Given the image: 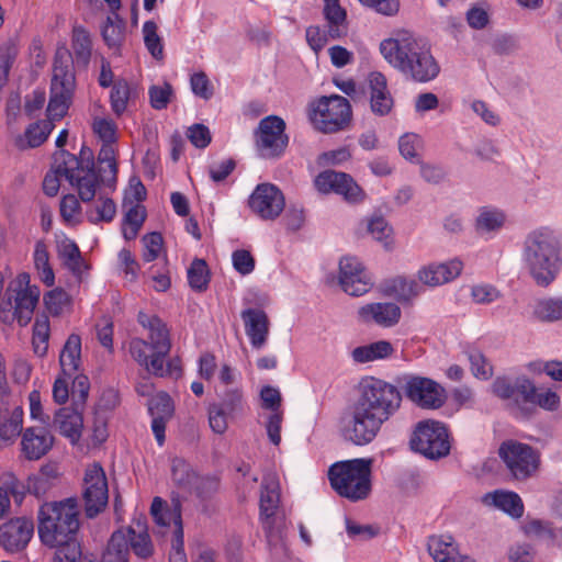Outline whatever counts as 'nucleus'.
<instances>
[{
	"label": "nucleus",
	"instance_id": "obj_1",
	"mask_svg": "<svg viewBox=\"0 0 562 562\" xmlns=\"http://www.w3.org/2000/svg\"><path fill=\"white\" fill-rule=\"evenodd\" d=\"M78 530L76 499L45 503L40 507L38 536L45 546L56 549L54 562H79L82 552Z\"/></svg>",
	"mask_w": 562,
	"mask_h": 562
},
{
	"label": "nucleus",
	"instance_id": "obj_2",
	"mask_svg": "<svg viewBox=\"0 0 562 562\" xmlns=\"http://www.w3.org/2000/svg\"><path fill=\"white\" fill-rule=\"evenodd\" d=\"M72 60L66 48H59L55 53L53 64V77L50 85V98L47 105V120H42L29 125L24 132L26 147L35 148L42 145L54 130V121L60 120L70 105L76 87ZM21 148L25 146L20 143Z\"/></svg>",
	"mask_w": 562,
	"mask_h": 562
},
{
	"label": "nucleus",
	"instance_id": "obj_3",
	"mask_svg": "<svg viewBox=\"0 0 562 562\" xmlns=\"http://www.w3.org/2000/svg\"><path fill=\"white\" fill-rule=\"evenodd\" d=\"M380 52L392 67L415 82H429L440 72V66L427 44L408 32L383 40Z\"/></svg>",
	"mask_w": 562,
	"mask_h": 562
},
{
	"label": "nucleus",
	"instance_id": "obj_4",
	"mask_svg": "<svg viewBox=\"0 0 562 562\" xmlns=\"http://www.w3.org/2000/svg\"><path fill=\"white\" fill-rule=\"evenodd\" d=\"M520 256L538 286H549L562 269V243L549 227L530 231L522 240Z\"/></svg>",
	"mask_w": 562,
	"mask_h": 562
},
{
	"label": "nucleus",
	"instance_id": "obj_5",
	"mask_svg": "<svg viewBox=\"0 0 562 562\" xmlns=\"http://www.w3.org/2000/svg\"><path fill=\"white\" fill-rule=\"evenodd\" d=\"M53 158H55V171L65 175V179L77 189L82 202H91L97 196L95 162L92 150L83 145L77 157L60 149L54 154Z\"/></svg>",
	"mask_w": 562,
	"mask_h": 562
},
{
	"label": "nucleus",
	"instance_id": "obj_6",
	"mask_svg": "<svg viewBox=\"0 0 562 562\" xmlns=\"http://www.w3.org/2000/svg\"><path fill=\"white\" fill-rule=\"evenodd\" d=\"M371 458H359L334 463L328 470L333 490L351 502L367 498L371 492Z\"/></svg>",
	"mask_w": 562,
	"mask_h": 562
},
{
	"label": "nucleus",
	"instance_id": "obj_7",
	"mask_svg": "<svg viewBox=\"0 0 562 562\" xmlns=\"http://www.w3.org/2000/svg\"><path fill=\"white\" fill-rule=\"evenodd\" d=\"M113 143H103L98 154L95 164L97 194L99 193L97 204L93 210L88 211V218L91 223L111 222L116 214L114 201L103 193V190L115 189L117 180V165L115 161V150Z\"/></svg>",
	"mask_w": 562,
	"mask_h": 562
},
{
	"label": "nucleus",
	"instance_id": "obj_8",
	"mask_svg": "<svg viewBox=\"0 0 562 562\" xmlns=\"http://www.w3.org/2000/svg\"><path fill=\"white\" fill-rule=\"evenodd\" d=\"M40 294L37 286L30 285L29 273L18 274L7 288L5 299L0 305V321L8 325L16 321L20 326H26L32 319Z\"/></svg>",
	"mask_w": 562,
	"mask_h": 562
},
{
	"label": "nucleus",
	"instance_id": "obj_9",
	"mask_svg": "<svg viewBox=\"0 0 562 562\" xmlns=\"http://www.w3.org/2000/svg\"><path fill=\"white\" fill-rule=\"evenodd\" d=\"M402 395L397 387L381 379L364 381L357 404L386 422L400 408Z\"/></svg>",
	"mask_w": 562,
	"mask_h": 562
},
{
	"label": "nucleus",
	"instance_id": "obj_10",
	"mask_svg": "<svg viewBox=\"0 0 562 562\" xmlns=\"http://www.w3.org/2000/svg\"><path fill=\"white\" fill-rule=\"evenodd\" d=\"M411 448L429 460H439L450 453L451 443L445 424L437 420L419 422L411 438Z\"/></svg>",
	"mask_w": 562,
	"mask_h": 562
},
{
	"label": "nucleus",
	"instance_id": "obj_11",
	"mask_svg": "<svg viewBox=\"0 0 562 562\" xmlns=\"http://www.w3.org/2000/svg\"><path fill=\"white\" fill-rule=\"evenodd\" d=\"M311 120L315 127L326 134L344 130L351 120L349 101L341 95L322 97L314 106Z\"/></svg>",
	"mask_w": 562,
	"mask_h": 562
},
{
	"label": "nucleus",
	"instance_id": "obj_12",
	"mask_svg": "<svg viewBox=\"0 0 562 562\" xmlns=\"http://www.w3.org/2000/svg\"><path fill=\"white\" fill-rule=\"evenodd\" d=\"M255 143L261 158H280L289 144L284 120L277 115H268L260 120L255 131Z\"/></svg>",
	"mask_w": 562,
	"mask_h": 562
},
{
	"label": "nucleus",
	"instance_id": "obj_13",
	"mask_svg": "<svg viewBox=\"0 0 562 562\" xmlns=\"http://www.w3.org/2000/svg\"><path fill=\"white\" fill-rule=\"evenodd\" d=\"M498 454L516 480L530 477L540 463V457L536 449L515 440L504 441L499 446Z\"/></svg>",
	"mask_w": 562,
	"mask_h": 562
},
{
	"label": "nucleus",
	"instance_id": "obj_14",
	"mask_svg": "<svg viewBox=\"0 0 562 562\" xmlns=\"http://www.w3.org/2000/svg\"><path fill=\"white\" fill-rule=\"evenodd\" d=\"M406 397L418 407L435 409L445 402L443 389L434 380L406 374L398 380Z\"/></svg>",
	"mask_w": 562,
	"mask_h": 562
},
{
	"label": "nucleus",
	"instance_id": "obj_15",
	"mask_svg": "<svg viewBox=\"0 0 562 562\" xmlns=\"http://www.w3.org/2000/svg\"><path fill=\"white\" fill-rule=\"evenodd\" d=\"M82 497L88 518H94L104 510L109 502V488L105 473L98 463L86 470Z\"/></svg>",
	"mask_w": 562,
	"mask_h": 562
},
{
	"label": "nucleus",
	"instance_id": "obj_16",
	"mask_svg": "<svg viewBox=\"0 0 562 562\" xmlns=\"http://www.w3.org/2000/svg\"><path fill=\"white\" fill-rule=\"evenodd\" d=\"M383 423L374 413L356 403L350 416L345 420L344 436L352 443L363 446L376 437Z\"/></svg>",
	"mask_w": 562,
	"mask_h": 562
},
{
	"label": "nucleus",
	"instance_id": "obj_17",
	"mask_svg": "<svg viewBox=\"0 0 562 562\" xmlns=\"http://www.w3.org/2000/svg\"><path fill=\"white\" fill-rule=\"evenodd\" d=\"M250 210L263 221H274L285 207L282 191L272 183H260L250 194Z\"/></svg>",
	"mask_w": 562,
	"mask_h": 562
},
{
	"label": "nucleus",
	"instance_id": "obj_18",
	"mask_svg": "<svg viewBox=\"0 0 562 562\" xmlns=\"http://www.w3.org/2000/svg\"><path fill=\"white\" fill-rule=\"evenodd\" d=\"M315 187L319 192H335L344 196L349 203H360L366 193L353 178L345 172L325 170L315 178Z\"/></svg>",
	"mask_w": 562,
	"mask_h": 562
},
{
	"label": "nucleus",
	"instance_id": "obj_19",
	"mask_svg": "<svg viewBox=\"0 0 562 562\" xmlns=\"http://www.w3.org/2000/svg\"><path fill=\"white\" fill-rule=\"evenodd\" d=\"M339 284L347 294L360 296L369 292L373 283L361 261L346 256L339 261Z\"/></svg>",
	"mask_w": 562,
	"mask_h": 562
},
{
	"label": "nucleus",
	"instance_id": "obj_20",
	"mask_svg": "<svg viewBox=\"0 0 562 562\" xmlns=\"http://www.w3.org/2000/svg\"><path fill=\"white\" fill-rule=\"evenodd\" d=\"M280 493L279 483L273 476H266L261 483L260 492V518L267 533L268 542L277 544L281 540L278 531H274L271 526V518L274 516L279 506Z\"/></svg>",
	"mask_w": 562,
	"mask_h": 562
},
{
	"label": "nucleus",
	"instance_id": "obj_21",
	"mask_svg": "<svg viewBox=\"0 0 562 562\" xmlns=\"http://www.w3.org/2000/svg\"><path fill=\"white\" fill-rule=\"evenodd\" d=\"M33 532L34 524L31 519H11L0 527V546L10 552L20 551L27 546Z\"/></svg>",
	"mask_w": 562,
	"mask_h": 562
},
{
	"label": "nucleus",
	"instance_id": "obj_22",
	"mask_svg": "<svg viewBox=\"0 0 562 562\" xmlns=\"http://www.w3.org/2000/svg\"><path fill=\"white\" fill-rule=\"evenodd\" d=\"M23 411L16 403H11V396L5 391H0V438L12 440L22 430Z\"/></svg>",
	"mask_w": 562,
	"mask_h": 562
},
{
	"label": "nucleus",
	"instance_id": "obj_23",
	"mask_svg": "<svg viewBox=\"0 0 562 562\" xmlns=\"http://www.w3.org/2000/svg\"><path fill=\"white\" fill-rule=\"evenodd\" d=\"M401 308L392 302H376L361 306L358 310L362 323H374L382 327H392L401 318Z\"/></svg>",
	"mask_w": 562,
	"mask_h": 562
},
{
	"label": "nucleus",
	"instance_id": "obj_24",
	"mask_svg": "<svg viewBox=\"0 0 562 562\" xmlns=\"http://www.w3.org/2000/svg\"><path fill=\"white\" fill-rule=\"evenodd\" d=\"M463 263L459 259H452L443 263H430L423 267L417 276L418 280L427 286H439L456 279L462 271Z\"/></svg>",
	"mask_w": 562,
	"mask_h": 562
},
{
	"label": "nucleus",
	"instance_id": "obj_25",
	"mask_svg": "<svg viewBox=\"0 0 562 562\" xmlns=\"http://www.w3.org/2000/svg\"><path fill=\"white\" fill-rule=\"evenodd\" d=\"M130 352L133 359L140 366L145 367L146 370L156 375L161 376L164 374V359L168 355L159 356L157 349L150 346V339L147 340L142 338H134L130 342Z\"/></svg>",
	"mask_w": 562,
	"mask_h": 562
},
{
	"label": "nucleus",
	"instance_id": "obj_26",
	"mask_svg": "<svg viewBox=\"0 0 562 562\" xmlns=\"http://www.w3.org/2000/svg\"><path fill=\"white\" fill-rule=\"evenodd\" d=\"M370 90V109L374 115L385 116L393 108V98L387 89L386 78L379 71H373L368 77Z\"/></svg>",
	"mask_w": 562,
	"mask_h": 562
},
{
	"label": "nucleus",
	"instance_id": "obj_27",
	"mask_svg": "<svg viewBox=\"0 0 562 562\" xmlns=\"http://www.w3.org/2000/svg\"><path fill=\"white\" fill-rule=\"evenodd\" d=\"M245 331L254 348H262L269 335V319L260 308H247L241 312Z\"/></svg>",
	"mask_w": 562,
	"mask_h": 562
},
{
	"label": "nucleus",
	"instance_id": "obj_28",
	"mask_svg": "<svg viewBox=\"0 0 562 562\" xmlns=\"http://www.w3.org/2000/svg\"><path fill=\"white\" fill-rule=\"evenodd\" d=\"M427 549L435 562H475L472 558L459 552L457 542L451 536H431Z\"/></svg>",
	"mask_w": 562,
	"mask_h": 562
},
{
	"label": "nucleus",
	"instance_id": "obj_29",
	"mask_svg": "<svg viewBox=\"0 0 562 562\" xmlns=\"http://www.w3.org/2000/svg\"><path fill=\"white\" fill-rule=\"evenodd\" d=\"M150 515L158 527H169L172 522L175 526L173 539L177 538V542L182 544L183 528L181 512L178 506L170 508L166 501L160 497H155L150 505Z\"/></svg>",
	"mask_w": 562,
	"mask_h": 562
},
{
	"label": "nucleus",
	"instance_id": "obj_30",
	"mask_svg": "<svg viewBox=\"0 0 562 562\" xmlns=\"http://www.w3.org/2000/svg\"><path fill=\"white\" fill-rule=\"evenodd\" d=\"M137 321L149 330L150 346L157 349V353L159 356L169 355L171 341L166 324L158 316L147 315L144 312L138 313Z\"/></svg>",
	"mask_w": 562,
	"mask_h": 562
},
{
	"label": "nucleus",
	"instance_id": "obj_31",
	"mask_svg": "<svg viewBox=\"0 0 562 562\" xmlns=\"http://www.w3.org/2000/svg\"><path fill=\"white\" fill-rule=\"evenodd\" d=\"M506 213L495 206H482L474 221L476 234L486 239L494 237L504 227Z\"/></svg>",
	"mask_w": 562,
	"mask_h": 562
},
{
	"label": "nucleus",
	"instance_id": "obj_32",
	"mask_svg": "<svg viewBox=\"0 0 562 562\" xmlns=\"http://www.w3.org/2000/svg\"><path fill=\"white\" fill-rule=\"evenodd\" d=\"M127 537L128 550L142 560L149 559L154 553V544L147 530L145 520L135 519L133 525L124 531Z\"/></svg>",
	"mask_w": 562,
	"mask_h": 562
},
{
	"label": "nucleus",
	"instance_id": "obj_33",
	"mask_svg": "<svg viewBox=\"0 0 562 562\" xmlns=\"http://www.w3.org/2000/svg\"><path fill=\"white\" fill-rule=\"evenodd\" d=\"M60 48H66L71 57L72 64L76 63L78 67L87 68L92 54V38L89 31L82 25H75L71 34V48L74 52V57L71 52L66 46H60ZM59 47L56 49V52ZM72 74L74 66L71 67Z\"/></svg>",
	"mask_w": 562,
	"mask_h": 562
},
{
	"label": "nucleus",
	"instance_id": "obj_34",
	"mask_svg": "<svg viewBox=\"0 0 562 562\" xmlns=\"http://www.w3.org/2000/svg\"><path fill=\"white\" fill-rule=\"evenodd\" d=\"M81 408L76 406L61 407L56 412L54 426L59 432L69 438L72 442L77 441L81 436L82 415Z\"/></svg>",
	"mask_w": 562,
	"mask_h": 562
},
{
	"label": "nucleus",
	"instance_id": "obj_35",
	"mask_svg": "<svg viewBox=\"0 0 562 562\" xmlns=\"http://www.w3.org/2000/svg\"><path fill=\"white\" fill-rule=\"evenodd\" d=\"M52 445L53 437L45 428H27L23 435L22 449L30 460L42 458Z\"/></svg>",
	"mask_w": 562,
	"mask_h": 562
},
{
	"label": "nucleus",
	"instance_id": "obj_36",
	"mask_svg": "<svg viewBox=\"0 0 562 562\" xmlns=\"http://www.w3.org/2000/svg\"><path fill=\"white\" fill-rule=\"evenodd\" d=\"M423 291L424 288L417 280L404 276H397L383 283V292L402 303L411 302Z\"/></svg>",
	"mask_w": 562,
	"mask_h": 562
},
{
	"label": "nucleus",
	"instance_id": "obj_37",
	"mask_svg": "<svg viewBox=\"0 0 562 562\" xmlns=\"http://www.w3.org/2000/svg\"><path fill=\"white\" fill-rule=\"evenodd\" d=\"M126 23L119 13L110 14L101 27V35L105 45L111 49H119L125 40Z\"/></svg>",
	"mask_w": 562,
	"mask_h": 562
},
{
	"label": "nucleus",
	"instance_id": "obj_38",
	"mask_svg": "<svg viewBox=\"0 0 562 562\" xmlns=\"http://www.w3.org/2000/svg\"><path fill=\"white\" fill-rule=\"evenodd\" d=\"M394 351L391 342L379 340L369 345L359 346L351 351V358L357 363H367L390 357Z\"/></svg>",
	"mask_w": 562,
	"mask_h": 562
},
{
	"label": "nucleus",
	"instance_id": "obj_39",
	"mask_svg": "<svg viewBox=\"0 0 562 562\" xmlns=\"http://www.w3.org/2000/svg\"><path fill=\"white\" fill-rule=\"evenodd\" d=\"M484 499L514 518H519L524 514L521 498L514 492L495 491L486 494Z\"/></svg>",
	"mask_w": 562,
	"mask_h": 562
},
{
	"label": "nucleus",
	"instance_id": "obj_40",
	"mask_svg": "<svg viewBox=\"0 0 562 562\" xmlns=\"http://www.w3.org/2000/svg\"><path fill=\"white\" fill-rule=\"evenodd\" d=\"M81 353V338L71 334L65 342L59 356V362L65 374L71 375L79 368Z\"/></svg>",
	"mask_w": 562,
	"mask_h": 562
},
{
	"label": "nucleus",
	"instance_id": "obj_41",
	"mask_svg": "<svg viewBox=\"0 0 562 562\" xmlns=\"http://www.w3.org/2000/svg\"><path fill=\"white\" fill-rule=\"evenodd\" d=\"M128 557L127 537L124 530L114 531L102 555V562H128Z\"/></svg>",
	"mask_w": 562,
	"mask_h": 562
},
{
	"label": "nucleus",
	"instance_id": "obj_42",
	"mask_svg": "<svg viewBox=\"0 0 562 562\" xmlns=\"http://www.w3.org/2000/svg\"><path fill=\"white\" fill-rule=\"evenodd\" d=\"M535 318L543 323L562 321V297H544L533 305Z\"/></svg>",
	"mask_w": 562,
	"mask_h": 562
},
{
	"label": "nucleus",
	"instance_id": "obj_43",
	"mask_svg": "<svg viewBox=\"0 0 562 562\" xmlns=\"http://www.w3.org/2000/svg\"><path fill=\"white\" fill-rule=\"evenodd\" d=\"M196 476L184 459L176 457L171 460V479L178 487L191 492Z\"/></svg>",
	"mask_w": 562,
	"mask_h": 562
},
{
	"label": "nucleus",
	"instance_id": "obj_44",
	"mask_svg": "<svg viewBox=\"0 0 562 562\" xmlns=\"http://www.w3.org/2000/svg\"><path fill=\"white\" fill-rule=\"evenodd\" d=\"M34 266L38 272L41 280L50 286L54 284L55 274L49 266V255L44 241H37L34 249Z\"/></svg>",
	"mask_w": 562,
	"mask_h": 562
},
{
	"label": "nucleus",
	"instance_id": "obj_45",
	"mask_svg": "<svg viewBox=\"0 0 562 562\" xmlns=\"http://www.w3.org/2000/svg\"><path fill=\"white\" fill-rule=\"evenodd\" d=\"M189 285L199 292L207 289L210 271L204 259H194L188 269Z\"/></svg>",
	"mask_w": 562,
	"mask_h": 562
},
{
	"label": "nucleus",
	"instance_id": "obj_46",
	"mask_svg": "<svg viewBox=\"0 0 562 562\" xmlns=\"http://www.w3.org/2000/svg\"><path fill=\"white\" fill-rule=\"evenodd\" d=\"M130 95L131 88L126 80L120 79L114 81L110 92V102L115 115L120 116L125 112Z\"/></svg>",
	"mask_w": 562,
	"mask_h": 562
},
{
	"label": "nucleus",
	"instance_id": "obj_47",
	"mask_svg": "<svg viewBox=\"0 0 562 562\" xmlns=\"http://www.w3.org/2000/svg\"><path fill=\"white\" fill-rule=\"evenodd\" d=\"M157 24L154 21H146L143 25L144 43L149 54L156 59L164 58V45L157 33Z\"/></svg>",
	"mask_w": 562,
	"mask_h": 562
},
{
	"label": "nucleus",
	"instance_id": "obj_48",
	"mask_svg": "<svg viewBox=\"0 0 562 562\" xmlns=\"http://www.w3.org/2000/svg\"><path fill=\"white\" fill-rule=\"evenodd\" d=\"M147 406L151 417L170 419L175 411L172 400L166 392H159L151 396L147 403Z\"/></svg>",
	"mask_w": 562,
	"mask_h": 562
},
{
	"label": "nucleus",
	"instance_id": "obj_49",
	"mask_svg": "<svg viewBox=\"0 0 562 562\" xmlns=\"http://www.w3.org/2000/svg\"><path fill=\"white\" fill-rule=\"evenodd\" d=\"M1 486L9 497H13L16 505H21L29 493V481L24 483L10 472L1 476Z\"/></svg>",
	"mask_w": 562,
	"mask_h": 562
},
{
	"label": "nucleus",
	"instance_id": "obj_50",
	"mask_svg": "<svg viewBox=\"0 0 562 562\" xmlns=\"http://www.w3.org/2000/svg\"><path fill=\"white\" fill-rule=\"evenodd\" d=\"M49 339V321L46 316L37 317L33 326L34 351L44 356L47 351Z\"/></svg>",
	"mask_w": 562,
	"mask_h": 562
},
{
	"label": "nucleus",
	"instance_id": "obj_51",
	"mask_svg": "<svg viewBox=\"0 0 562 562\" xmlns=\"http://www.w3.org/2000/svg\"><path fill=\"white\" fill-rule=\"evenodd\" d=\"M422 138L414 133H406L398 139V150L401 155L412 162H420L418 156Z\"/></svg>",
	"mask_w": 562,
	"mask_h": 562
},
{
	"label": "nucleus",
	"instance_id": "obj_52",
	"mask_svg": "<svg viewBox=\"0 0 562 562\" xmlns=\"http://www.w3.org/2000/svg\"><path fill=\"white\" fill-rule=\"evenodd\" d=\"M368 231L375 240L383 243L386 249L391 248L392 241L390 237L392 234V227L384 217L373 216L369 221Z\"/></svg>",
	"mask_w": 562,
	"mask_h": 562
},
{
	"label": "nucleus",
	"instance_id": "obj_53",
	"mask_svg": "<svg viewBox=\"0 0 562 562\" xmlns=\"http://www.w3.org/2000/svg\"><path fill=\"white\" fill-rule=\"evenodd\" d=\"M173 94L172 86L165 82L162 86H150L148 89L149 102L153 109L164 110L168 106Z\"/></svg>",
	"mask_w": 562,
	"mask_h": 562
},
{
	"label": "nucleus",
	"instance_id": "obj_54",
	"mask_svg": "<svg viewBox=\"0 0 562 562\" xmlns=\"http://www.w3.org/2000/svg\"><path fill=\"white\" fill-rule=\"evenodd\" d=\"M220 486L218 477L215 475H205V476H196L193 488L191 492H194L198 497L201 499L211 498L217 491Z\"/></svg>",
	"mask_w": 562,
	"mask_h": 562
},
{
	"label": "nucleus",
	"instance_id": "obj_55",
	"mask_svg": "<svg viewBox=\"0 0 562 562\" xmlns=\"http://www.w3.org/2000/svg\"><path fill=\"white\" fill-rule=\"evenodd\" d=\"M222 411L231 416L243 411V393L239 389H228L224 392L221 403H215Z\"/></svg>",
	"mask_w": 562,
	"mask_h": 562
},
{
	"label": "nucleus",
	"instance_id": "obj_56",
	"mask_svg": "<svg viewBox=\"0 0 562 562\" xmlns=\"http://www.w3.org/2000/svg\"><path fill=\"white\" fill-rule=\"evenodd\" d=\"M468 359L471 364V371L475 378L487 380L492 376V366L487 362L486 358L481 351H469Z\"/></svg>",
	"mask_w": 562,
	"mask_h": 562
},
{
	"label": "nucleus",
	"instance_id": "obj_57",
	"mask_svg": "<svg viewBox=\"0 0 562 562\" xmlns=\"http://www.w3.org/2000/svg\"><path fill=\"white\" fill-rule=\"evenodd\" d=\"M90 382L88 376L83 374L77 375L72 381L71 406L82 409L88 398Z\"/></svg>",
	"mask_w": 562,
	"mask_h": 562
},
{
	"label": "nucleus",
	"instance_id": "obj_58",
	"mask_svg": "<svg viewBox=\"0 0 562 562\" xmlns=\"http://www.w3.org/2000/svg\"><path fill=\"white\" fill-rule=\"evenodd\" d=\"M144 244L143 259L147 262L154 261L158 258L162 247V236L158 232H151L145 235L142 239Z\"/></svg>",
	"mask_w": 562,
	"mask_h": 562
},
{
	"label": "nucleus",
	"instance_id": "obj_59",
	"mask_svg": "<svg viewBox=\"0 0 562 562\" xmlns=\"http://www.w3.org/2000/svg\"><path fill=\"white\" fill-rule=\"evenodd\" d=\"M190 87L192 92L203 99L210 100L213 97V87L205 72H195L190 78Z\"/></svg>",
	"mask_w": 562,
	"mask_h": 562
},
{
	"label": "nucleus",
	"instance_id": "obj_60",
	"mask_svg": "<svg viewBox=\"0 0 562 562\" xmlns=\"http://www.w3.org/2000/svg\"><path fill=\"white\" fill-rule=\"evenodd\" d=\"M68 295L63 289H54L44 295V304L52 315H59L67 303Z\"/></svg>",
	"mask_w": 562,
	"mask_h": 562
},
{
	"label": "nucleus",
	"instance_id": "obj_61",
	"mask_svg": "<svg viewBox=\"0 0 562 562\" xmlns=\"http://www.w3.org/2000/svg\"><path fill=\"white\" fill-rule=\"evenodd\" d=\"M232 260L234 269L243 276L251 273L255 269V259L248 250H235Z\"/></svg>",
	"mask_w": 562,
	"mask_h": 562
},
{
	"label": "nucleus",
	"instance_id": "obj_62",
	"mask_svg": "<svg viewBox=\"0 0 562 562\" xmlns=\"http://www.w3.org/2000/svg\"><path fill=\"white\" fill-rule=\"evenodd\" d=\"M93 132L103 143H114L116 139V125L112 120L95 119L93 122Z\"/></svg>",
	"mask_w": 562,
	"mask_h": 562
},
{
	"label": "nucleus",
	"instance_id": "obj_63",
	"mask_svg": "<svg viewBox=\"0 0 562 562\" xmlns=\"http://www.w3.org/2000/svg\"><path fill=\"white\" fill-rule=\"evenodd\" d=\"M236 162L232 158L223 159L218 162H213L209 167L210 178L214 182H221L225 180L235 169Z\"/></svg>",
	"mask_w": 562,
	"mask_h": 562
},
{
	"label": "nucleus",
	"instance_id": "obj_64",
	"mask_svg": "<svg viewBox=\"0 0 562 562\" xmlns=\"http://www.w3.org/2000/svg\"><path fill=\"white\" fill-rule=\"evenodd\" d=\"M471 296L477 304H488L499 297V292L492 285L479 284L472 288Z\"/></svg>",
	"mask_w": 562,
	"mask_h": 562
}]
</instances>
